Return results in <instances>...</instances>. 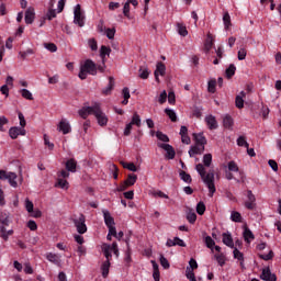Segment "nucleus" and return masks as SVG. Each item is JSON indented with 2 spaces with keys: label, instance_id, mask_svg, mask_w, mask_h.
<instances>
[{
  "label": "nucleus",
  "instance_id": "obj_15",
  "mask_svg": "<svg viewBox=\"0 0 281 281\" xmlns=\"http://www.w3.org/2000/svg\"><path fill=\"white\" fill-rule=\"evenodd\" d=\"M35 16H36V13H34V8H29L25 11V16H24L26 25H32L34 23Z\"/></svg>",
  "mask_w": 281,
  "mask_h": 281
},
{
  "label": "nucleus",
  "instance_id": "obj_45",
  "mask_svg": "<svg viewBox=\"0 0 281 281\" xmlns=\"http://www.w3.org/2000/svg\"><path fill=\"white\" fill-rule=\"evenodd\" d=\"M237 146H244V148H249V143H247V138H245V136H239L237 138Z\"/></svg>",
  "mask_w": 281,
  "mask_h": 281
},
{
  "label": "nucleus",
  "instance_id": "obj_9",
  "mask_svg": "<svg viewBox=\"0 0 281 281\" xmlns=\"http://www.w3.org/2000/svg\"><path fill=\"white\" fill-rule=\"evenodd\" d=\"M95 113V103L92 106H83L81 110H79V115L82 117V120H87L89 115H94Z\"/></svg>",
  "mask_w": 281,
  "mask_h": 281
},
{
  "label": "nucleus",
  "instance_id": "obj_36",
  "mask_svg": "<svg viewBox=\"0 0 281 281\" xmlns=\"http://www.w3.org/2000/svg\"><path fill=\"white\" fill-rule=\"evenodd\" d=\"M179 175L180 179L184 181V183H192V176H190V173L181 170Z\"/></svg>",
  "mask_w": 281,
  "mask_h": 281
},
{
  "label": "nucleus",
  "instance_id": "obj_57",
  "mask_svg": "<svg viewBox=\"0 0 281 281\" xmlns=\"http://www.w3.org/2000/svg\"><path fill=\"white\" fill-rule=\"evenodd\" d=\"M160 265L164 269H170V262H168V259L164 255H160Z\"/></svg>",
  "mask_w": 281,
  "mask_h": 281
},
{
  "label": "nucleus",
  "instance_id": "obj_58",
  "mask_svg": "<svg viewBox=\"0 0 281 281\" xmlns=\"http://www.w3.org/2000/svg\"><path fill=\"white\" fill-rule=\"evenodd\" d=\"M187 221L191 223V225H194V223H196V213H188Z\"/></svg>",
  "mask_w": 281,
  "mask_h": 281
},
{
  "label": "nucleus",
  "instance_id": "obj_54",
  "mask_svg": "<svg viewBox=\"0 0 281 281\" xmlns=\"http://www.w3.org/2000/svg\"><path fill=\"white\" fill-rule=\"evenodd\" d=\"M223 22H224L225 27H229L232 25V18L229 16V13L226 12L223 15Z\"/></svg>",
  "mask_w": 281,
  "mask_h": 281
},
{
  "label": "nucleus",
  "instance_id": "obj_18",
  "mask_svg": "<svg viewBox=\"0 0 281 281\" xmlns=\"http://www.w3.org/2000/svg\"><path fill=\"white\" fill-rule=\"evenodd\" d=\"M205 153V147H201L200 145L191 146L189 150V156L194 157V155H203Z\"/></svg>",
  "mask_w": 281,
  "mask_h": 281
},
{
  "label": "nucleus",
  "instance_id": "obj_3",
  "mask_svg": "<svg viewBox=\"0 0 281 281\" xmlns=\"http://www.w3.org/2000/svg\"><path fill=\"white\" fill-rule=\"evenodd\" d=\"M93 115H94L99 126H106V124H109V117H106V114L102 111L100 103H95V109H94Z\"/></svg>",
  "mask_w": 281,
  "mask_h": 281
},
{
  "label": "nucleus",
  "instance_id": "obj_17",
  "mask_svg": "<svg viewBox=\"0 0 281 281\" xmlns=\"http://www.w3.org/2000/svg\"><path fill=\"white\" fill-rule=\"evenodd\" d=\"M46 260H48V262H52L53 265H56L57 267H59L61 262L60 256L54 252H47Z\"/></svg>",
  "mask_w": 281,
  "mask_h": 281
},
{
  "label": "nucleus",
  "instance_id": "obj_60",
  "mask_svg": "<svg viewBox=\"0 0 281 281\" xmlns=\"http://www.w3.org/2000/svg\"><path fill=\"white\" fill-rule=\"evenodd\" d=\"M228 170H229V172H238V165H236L235 161H229Z\"/></svg>",
  "mask_w": 281,
  "mask_h": 281
},
{
  "label": "nucleus",
  "instance_id": "obj_1",
  "mask_svg": "<svg viewBox=\"0 0 281 281\" xmlns=\"http://www.w3.org/2000/svg\"><path fill=\"white\" fill-rule=\"evenodd\" d=\"M196 172H199L203 183H205L209 189V196H214V192H216V186L214 184V170L205 171V166L203 164H198L195 166Z\"/></svg>",
  "mask_w": 281,
  "mask_h": 281
},
{
  "label": "nucleus",
  "instance_id": "obj_8",
  "mask_svg": "<svg viewBox=\"0 0 281 281\" xmlns=\"http://www.w3.org/2000/svg\"><path fill=\"white\" fill-rule=\"evenodd\" d=\"M158 148H162V150H166V159H175L177 151H175V147H172L170 144L159 143Z\"/></svg>",
  "mask_w": 281,
  "mask_h": 281
},
{
  "label": "nucleus",
  "instance_id": "obj_7",
  "mask_svg": "<svg viewBox=\"0 0 281 281\" xmlns=\"http://www.w3.org/2000/svg\"><path fill=\"white\" fill-rule=\"evenodd\" d=\"M74 14H75L74 23L76 25H78L79 27H85V15L82 14V10L80 8V4H77L75 7Z\"/></svg>",
  "mask_w": 281,
  "mask_h": 281
},
{
  "label": "nucleus",
  "instance_id": "obj_47",
  "mask_svg": "<svg viewBox=\"0 0 281 281\" xmlns=\"http://www.w3.org/2000/svg\"><path fill=\"white\" fill-rule=\"evenodd\" d=\"M123 14L124 16H126V19H131V4L128 3V1H126L123 7Z\"/></svg>",
  "mask_w": 281,
  "mask_h": 281
},
{
  "label": "nucleus",
  "instance_id": "obj_55",
  "mask_svg": "<svg viewBox=\"0 0 281 281\" xmlns=\"http://www.w3.org/2000/svg\"><path fill=\"white\" fill-rule=\"evenodd\" d=\"M205 245L209 249H214V245H216V243L210 236H206L205 237Z\"/></svg>",
  "mask_w": 281,
  "mask_h": 281
},
{
  "label": "nucleus",
  "instance_id": "obj_32",
  "mask_svg": "<svg viewBox=\"0 0 281 281\" xmlns=\"http://www.w3.org/2000/svg\"><path fill=\"white\" fill-rule=\"evenodd\" d=\"M225 74H226V78H228V80L231 78H234V76L236 75V66L234 64H231L228 66V68L226 69Z\"/></svg>",
  "mask_w": 281,
  "mask_h": 281
},
{
  "label": "nucleus",
  "instance_id": "obj_12",
  "mask_svg": "<svg viewBox=\"0 0 281 281\" xmlns=\"http://www.w3.org/2000/svg\"><path fill=\"white\" fill-rule=\"evenodd\" d=\"M26 132L25 128L23 127H11L9 130V135L11 137V139H16V137H19V135L25 136Z\"/></svg>",
  "mask_w": 281,
  "mask_h": 281
},
{
  "label": "nucleus",
  "instance_id": "obj_4",
  "mask_svg": "<svg viewBox=\"0 0 281 281\" xmlns=\"http://www.w3.org/2000/svg\"><path fill=\"white\" fill-rule=\"evenodd\" d=\"M16 173L14 172H8L5 170H0V179L1 181H9L10 186L12 188H16L19 183L16 182Z\"/></svg>",
  "mask_w": 281,
  "mask_h": 281
},
{
  "label": "nucleus",
  "instance_id": "obj_50",
  "mask_svg": "<svg viewBox=\"0 0 281 281\" xmlns=\"http://www.w3.org/2000/svg\"><path fill=\"white\" fill-rule=\"evenodd\" d=\"M88 45L92 52H98V41L95 38H90Z\"/></svg>",
  "mask_w": 281,
  "mask_h": 281
},
{
  "label": "nucleus",
  "instance_id": "obj_27",
  "mask_svg": "<svg viewBox=\"0 0 281 281\" xmlns=\"http://www.w3.org/2000/svg\"><path fill=\"white\" fill-rule=\"evenodd\" d=\"M256 238V236H254V233L251 232V229H249V227H245L244 228V239L246 243H251V240H254Z\"/></svg>",
  "mask_w": 281,
  "mask_h": 281
},
{
  "label": "nucleus",
  "instance_id": "obj_51",
  "mask_svg": "<svg viewBox=\"0 0 281 281\" xmlns=\"http://www.w3.org/2000/svg\"><path fill=\"white\" fill-rule=\"evenodd\" d=\"M207 91L209 93H216V80L209 81Z\"/></svg>",
  "mask_w": 281,
  "mask_h": 281
},
{
  "label": "nucleus",
  "instance_id": "obj_48",
  "mask_svg": "<svg viewBox=\"0 0 281 281\" xmlns=\"http://www.w3.org/2000/svg\"><path fill=\"white\" fill-rule=\"evenodd\" d=\"M196 212L200 216H203L205 214V203L199 202L196 204Z\"/></svg>",
  "mask_w": 281,
  "mask_h": 281
},
{
  "label": "nucleus",
  "instance_id": "obj_33",
  "mask_svg": "<svg viewBox=\"0 0 281 281\" xmlns=\"http://www.w3.org/2000/svg\"><path fill=\"white\" fill-rule=\"evenodd\" d=\"M233 255L236 260H239L240 267H243V262H245V256L243 255V252H240L238 248H235Z\"/></svg>",
  "mask_w": 281,
  "mask_h": 281
},
{
  "label": "nucleus",
  "instance_id": "obj_35",
  "mask_svg": "<svg viewBox=\"0 0 281 281\" xmlns=\"http://www.w3.org/2000/svg\"><path fill=\"white\" fill-rule=\"evenodd\" d=\"M214 258L217 261V263L220 265V267H225L226 258L223 252L215 254Z\"/></svg>",
  "mask_w": 281,
  "mask_h": 281
},
{
  "label": "nucleus",
  "instance_id": "obj_2",
  "mask_svg": "<svg viewBox=\"0 0 281 281\" xmlns=\"http://www.w3.org/2000/svg\"><path fill=\"white\" fill-rule=\"evenodd\" d=\"M87 74L90 76H97L98 75V65L94 64L93 60L87 59L81 66L79 71V78L80 80H87Z\"/></svg>",
  "mask_w": 281,
  "mask_h": 281
},
{
  "label": "nucleus",
  "instance_id": "obj_28",
  "mask_svg": "<svg viewBox=\"0 0 281 281\" xmlns=\"http://www.w3.org/2000/svg\"><path fill=\"white\" fill-rule=\"evenodd\" d=\"M223 243L226 247L234 248V239L232 238L231 234L224 233L223 234Z\"/></svg>",
  "mask_w": 281,
  "mask_h": 281
},
{
  "label": "nucleus",
  "instance_id": "obj_5",
  "mask_svg": "<svg viewBox=\"0 0 281 281\" xmlns=\"http://www.w3.org/2000/svg\"><path fill=\"white\" fill-rule=\"evenodd\" d=\"M135 183H137V175L130 173L127 179L119 186L117 192H124L125 190H128L131 186H135Z\"/></svg>",
  "mask_w": 281,
  "mask_h": 281
},
{
  "label": "nucleus",
  "instance_id": "obj_13",
  "mask_svg": "<svg viewBox=\"0 0 281 281\" xmlns=\"http://www.w3.org/2000/svg\"><path fill=\"white\" fill-rule=\"evenodd\" d=\"M193 139L195 142V146H201L202 148H205V144H207V139L203 135V133H194L193 134Z\"/></svg>",
  "mask_w": 281,
  "mask_h": 281
},
{
  "label": "nucleus",
  "instance_id": "obj_44",
  "mask_svg": "<svg viewBox=\"0 0 281 281\" xmlns=\"http://www.w3.org/2000/svg\"><path fill=\"white\" fill-rule=\"evenodd\" d=\"M177 30H178V34H180V36H186L188 34V29L186 27V25H183L181 23H177Z\"/></svg>",
  "mask_w": 281,
  "mask_h": 281
},
{
  "label": "nucleus",
  "instance_id": "obj_63",
  "mask_svg": "<svg viewBox=\"0 0 281 281\" xmlns=\"http://www.w3.org/2000/svg\"><path fill=\"white\" fill-rule=\"evenodd\" d=\"M203 115V109L202 108H194L193 109V116L200 119Z\"/></svg>",
  "mask_w": 281,
  "mask_h": 281
},
{
  "label": "nucleus",
  "instance_id": "obj_52",
  "mask_svg": "<svg viewBox=\"0 0 281 281\" xmlns=\"http://www.w3.org/2000/svg\"><path fill=\"white\" fill-rule=\"evenodd\" d=\"M32 54H34V49L29 48V49H26L25 52H20V53H19V56H21V59H22V60H25V58H27V56H30V55H32Z\"/></svg>",
  "mask_w": 281,
  "mask_h": 281
},
{
  "label": "nucleus",
  "instance_id": "obj_14",
  "mask_svg": "<svg viewBox=\"0 0 281 281\" xmlns=\"http://www.w3.org/2000/svg\"><path fill=\"white\" fill-rule=\"evenodd\" d=\"M205 123L210 131H216L218 128V122L214 115H209L205 117Z\"/></svg>",
  "mask_w": 281,
  "mask_h": 281
},
{
  "label": "nucleus",
  "instance_id": "obj_59",
  "mask_svg": "<svg viewBox=\"0 0 281 281\" xmlns=\"http://www.w3.org/2000/svg\"><path fill=\"white\" fill-rule=\"evenodd\" d=\"M166 100H168V93L164 90L159 95L158 102L159 104H165Z\"/></svg>",
  "mask_w": 281,
  "mask_h": 281
},
{
  "label": "nucleus",
  "instance_id": "obj_25",
  "mask_svg": "<svg viewBox=\"0 0 281 281\" xmlns=\"http://www.w3.org/2000/svg\"><path fill=\"white\" fill-rule=\"evenodd\" d=\"M223 125H224V128H228V130L233 128V126H234V119L232 117V115L226 114L223 117Z\"/></svg>",
  "mask_w": 281,
  "mask_h": 281
},
{
  "label": "nucleus",
  "instance_id": "obj_39",
  "mask_svg": "<svg viewBox=\"0 0 281 281\" xmlns=\"http://www.w3.org/2000/svg\"><path fill=\"white\" fill-rule=\"evenodd\" d=\"M123 168H126L127 170H130L131 172H137V166H135L134 162H121Z\"/></svg>",
  "mask_w": 281,
  "mask_h": 281
},
{
  "label": "nucleus",
  "instance_id": "obj_41",
  "mask_svg": "<svg viewBox=\"0 0 281 281\" xmlns=\"http://www.w3.org/2000/svg\"><path fill=\"white\" fill-rule=\"evenodd\" d=\"M56 186H58V188H61L63 190H67V188H69V182L66 179L58 178Z\"/></svg>",
  "mask_w": 281,
  "mask_h": 281
},
{
  "label": "nucleus",
  "instance_id": "obj_62",
  "mask_svg": "<svg viewBox=\"0 0 281 281\" xmlns=\"http://www.w3.org/2000/svg\"><path fill=\"white\" fill-rule=\"evenodd\" d=\"M46 19L48 21H52V19H56V10L54 9L48 10V12L46 13Z\"/></svg>",
  "mask_w": 281,
  "mask_h": 281
},
{
  "label": "nucleus",
  "instance_id": "obj_6",
  "mask_svg": "<svg viewBox=\"0 0 281 281\" xmlns=\"http://www.w3.org/2000/svg\"><path fill=\"white\" fill-rule=\"evenodd\" d=\"M87 217L80 214L78 218L74 220L75 227H77L78 234H87Z\"/></svg>",
  "mask_w": 281,
  "mask_h": 281
},
{
  "label": "nucleus",
  "instance_id": "obj_23",
  "mask_svg": "<svg viewBox=\"0 0 281 281\" xmlns=\"http://www.w3.org/2000/svg\"><path fill=\"white\" fill-rule=\"evenodd\" d=\"M59 131H61L64 135H67L68 133H71V125H69L67 121L61 120L59 122Z\"/></svg>",
  "mask_w": 281,
  "mask_h": 281
},
{
  "label": "nucleus",
  "instance_id": "obj_22",
  "mask_svg": "<svg viewBox=\"0 0 281 281\" xmlns=\"http://www.w3.org/2000/svg\"><path fill=\"white\" fill-rule=\"evenodd\" d=\"M273 278H276V274L271 273V269L269 268L263 269L260 274V279L265 281L273 280Z\"/></svg>",
  "mask_w": 281,
  "mask_h": 281
},
{
  "label": "nucleus",
  "instance_id": "obj_56",
  "mask_svg": "<svg viewBox=\"0 0 281 281\" xmlns=\"http://www.w3.org/2000/svg\"><path fill=\"white\" fill-rule=\"evenodd\" d=\"M238 60H245L247 58V49L240 48L237 53Z\"/></svg>",
  "mask_w": 281,
  "mask_h": 281
},
{
  "label": "nucleus",
  "instance_id": "obj_42",
  "mask_svg": "<svg viewBox=\"0 0 281 281\" xmlns=\"http://www.w3.org/2000/svg\"><path fill=\"white\" fill-rule=\"evenodd\" d=\"M235 106L237 109H244L245 108V100L243 99L241 95H236V98H235Z\"/></svg>",
  "mask_w": 281,
  "mask_h": 281
},
{
  "label": "nucleus",
  "instance_id": "obj_37",
  "mask_svg": "<svg viewBox=\"0 0 281 281\" xmlns=\"http://www.w3.org/2000/svg\"><path fill=\"white\" fill-rule=\"evenodd\" d=\"M150 76V71L146 67H140L139 68V78L142 80H148V77Z\"/></svg>",
  "mask_w": 281,
  "mask_h": 281
},
{
  "label": "nucleus",
  "instance_id": "obj_20",
  "mask_svg": "<svg viewBox=\"0 0 281 281\" xmlns=\"http://www.w3.org/2000/svg\"><path fill=\"white\" fill-rule=\"evenodd\" d=\"M103 218L106 227H113L115 225V220L109 211H103Z\"/></svg>",
  "mask_w": 281,
  "mask_h": 281
},
{
  "label": "nucleus",
  "instance_id": "obj_10",
  "mask_svg": "<svg viewBox=\"0 0 281 281\" xmlns=\"http://www.w3.org/2000/svg\"><path fill=\"white\" fill-rule=\"evenodd\" d=\"M245 207L247 210H254L256 207V195L251 190L247 191V201L245 202Z\"/></svg>",
  "mask_w": 281,
  "mask_h": 281
},
{
  "label": "nucleus",
  "instance_id": "obj_43",
  "mask_svg": "<svg viewBox=\"0 0 281 281\" xmlns=\"http://www.w3.org/2000/svg\"><path fill=\"white\" fill-rule=\"evenodd\" d=\"M20 93H21L22 98H24L25 100H34L32 92L27 89L20 90Z\"/></svg>",
  "mask_w": 281,
  "mask_h": 281
},
{
  "label": "nucleus",
  "instance_id": "obj_26",
  "mask_svg": "<svg viewBox=\"0 0 281 281\" xmlns=\"http://www.w3.org/2000/svg\"><path fill=\"white\" fill-rule=\"evenodd\" d=\"M111 269V261L110 260H105L102 265H101V271H102V277L103 278H109V270Z\"/></svg>",
  "mask_w": 281,
  "mask_h": 281
},
{
  "label": "nucleus",
  "instance_id": "obj_40",
  "mask_svg": "<svg viewBox=\"0 0 281 281\" xmlns=\"http://www.w3.org/2000/svg\"><path fill=\"white\" fill-rule=\"evenodd\" d=\"M165 113L166 115H168L169 120H171V122H177V113L175 112V110H170V109H165Z\"/></svg>",
  "mask_w": 281,
  "mask_h": 281
},
{
  "label": "nucleus",
  "instance_id": "obj_38",
  "mask_svg": "<svg viewBox=\"0 0 281 281\" xmlns=\"http://www.w3.org/2000/svg\"><path fill=\"white\" fill-rule=\"evenodd\" d=\"M231 221H233V223H241L243 215H240L239 212L233 211L231 214Z\"/></svg>",
  "mask_w": 281,
  "mask_h": 281
},
{
  "label": "nucleus",
  "instance_id": "obj_64",
  "mask_svg": "<svg viewBox=\"0 0 281 281\" xmlns=\"http://www.w3.org/2000/svg\"><path fill=\"white\" fill-rule=\"evenodd\" d=\"M261 260H271L273 258V250H270L269 254L260 255Z\"/></svg>",
  "mask_w": 281,
  "mask_h": 281
},
{
  "label": "nucleus",
  "instance_id": "obj_61",
  "mask_svg": "<svg viewBox=\"0 0 281 281\" xmlns=\"http://www.w3.org/2000/svg\"><path fill=\"white\" fill-rule=\"evenodd\" d=\"M25 209L29 213L34 212V203H32L30 200H25Z\"/></svg>",
  "mask_w": 281,
  "mask_h": 281
},
{
  "label": "nucleus",
  "instance_id": "obj_16",
  "mask_svg": "<svg viewBox=\"0 0 281 281\" xmlns=\"http://www.w3.org/2000/svg\"><path fill=\"white\" fill-rule=\"evenodd\" d=\"M5 227L7 226L3 224L0 225V238H2V240L8 241L10 236H12L14 234V231H12V229L7 231Z\"/></svg>",
  "mask_w": 281,
  "mask_h": 281
},
{
  "label": "nucleus",
  "instance_id": "obj_31",
  "mask_svg": "<svg viewBox=\"0 0 281 281\" xmlns=\"http://www.w3.org/2000/svg\"><path fill=\"white\" fill-rule=\"evenodd\" d=\"M0 223L1 225L10 226V214L0 212Z\"/></svg>",
  "mask_w": 281,
  "mask_h": 281
},
{
  "label": "nucleus",
  "instance_id": "obj_29",
  "mask_svg": "<svg viewBox=\"0 0 281 281\" xmlns=\"http://www.w3.org/2000/svg\"><path fill=\"white\" fill-rule=\"evenodd\" d=\"M106 56H111V47L102 45L100 48V57L105 60Z\"/></svg>",
  "mask_w": 281,
  "mask_h": 281
},
{
  "label": "nucleus",
  "instance_id": "obj_11",
  "mask_svg": "<svg viewBox=\"0 0 281 281\" xmlns=\"http://www.w3.org/2000/svg\"><path fill=\"white\" fill-rule=\"evenodd\" d=\"M154 76L156 82H159V76H166V65L162 61L157 63Z\"/></svg>",
  "mask_w": 281,
  "mask_h": 281
},
{
  "label": "nucleus",
  "instance_id": "obj_30",
  "mask_svg": "<svg viewBox=\"0 0 281 281\" xmlns=\"http://www.w3.org/2000/svg\"><path fill=\"white\" fill-rule=\"evenodd\" d=\"M102 251L106 258L111 262V258H113V255H111V245L103 244Z\"/></svg>",
  "mask_w": 281,
  "mask_h": 281
},
{
  "label": "nucleus",
  "instance_id": "obj_53",
  "mask_svg": "<svg viewBox=\"0 0 281 281\" xmlns=\"http://www.w3.org/2000/svg\"><path fill=\"white\" fill-rule=\"evenodd\" d=\"M44 46L46 49H48V52H58V46H56L54 43H45Z\"/></svg>",
  "mask_w": 281,
  "mask_h": 281
},
{
  "label": "nucleus",
  "instance_id": "obj_24",
  "mask_svg": "<svg viewBox=\"0 0 281 281\" xmlns=\"http://www.w3.org/2000/svg\"><path fill=\"white\" fill-rule=\"evenodd\" d=\"M115 87V79L113 77H109V85L105 89L102 90L103 95H110Z\"/></svg>",
  "mask_w": 281,
  "mask_h": 281
},
{
  "label": "nucleus",
  "instance_id": "obj_21",
  "mask_svg": "<svg viewBox=\"0 0 281 281\" xmlns=\"http://www.w3.org/2000/svg\"><path fill=\"white\" fill-rule=\"evenodd\" d=\"M76 168H78V161L76 159L70 158L66 161V170L68 172H76Z\"/></svg>",
  "mask_w": 281,
  "mask_h": 281
},
{
  "label": "nucleus",
  "instance_id": "obj_46",
  "mask_svg": "<svg viewBox=\"0 0 281 281\" xmlns=\"http://www.w3.org/2000/svg\"><path fill=\"white\" fill-rule=\"evenodd\" d=\"M203 164L206 168H210V166H212V154H205L203 156Z\"/></svg>",
  "mask_w": 281,
  "mask_h": 281
},
{
  "label": "nucleus",
  "instance_id": "obj_34",
  "mask_svg": "<svg viewBox=\"0 0 281 281\" xmlns=\"http://www.w3.org/2000/svg\"><path fill=\"white\" fill-rule=\"evenodd\" d=\"M130 123H132V126H137L138 128L139 126H142V117H139V114H137V112L133 114L132 121Z\"/></svg>",
  "mask_w": 281,
  "mask_h": 281
},
{
  "label": "nucleus",
  "instance_id": "obj_49",
  "mask_svg": "<svg viewBox=\"0 0 281 281\" xmlns=\"http://www.w3.org/2000/svg\"><path fill=\"white\" fill-rule=\"evenodd\" d=\"M156 137H157V139H159L160 142H165V143L170 142V138L168 137V135L164 134L162 132H157V133H156Z\"/></svg>",
  "mask_w": 281,
  "mask_h": 281
},
{
  "label": "nucleus",
  "instance_id": "obj_19",
  "mask_svg": "<svg viewBox=\"0 0 281 281\" xmlns=\"http://www.w3.org/2000/svg\"><path fill=\"white\" fill-rule=\"evenodd\" d=\"M212 47H214V36L211 33H207L206 41L204 43L205 53L209 54Z\"/></svg>",
  "mask_w": 281,
  "mask_h": 281
}]
</instances>
